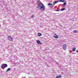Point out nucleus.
Wrapping results in <instances>:
<instances>
[{
    "label": "nucleus",
    "mask_w": 78,
    "mask_h": 78,
    "mask_svg": "<svg viewBox=\"0 0 78 78\" xmlns=\"http://www.w3.org/2000/svg\"><path fill=\"white\" fill-rule=\"evenodd\" d=\"M40 3L38 4V6H37V8H40L41 11H44L45 10V6L42 3V2H40Z\"/></svg>",
    "instance_id": "nucleus-1"
},
{
    "label": "nucleus",
    "mask_w": 78,
    "mask_h": 78,
    "mask_svg": "<svg viewBox=\"0 0 78 78\" xmlns=\"http://www.w3.org/2000/svg\"><path fill=\"white\" fill-rule=\"evenodd\" d=\"M8 67V65L6 64H3L1 66L2 69H5Z\"/></svg>",
    "instance_id": "nucleus-2"
},
{
    "label": "nucleus",
    "mask_w": 78,
    "mask_h": 78,
    "mask_svg": "<svg viewBox=\"0 0 78 78\" xmlns=\"http://www.w3.org/2000/svg\"><path fill=\"white\" fill-rule=\"evenodd\" d=\"M63 48L64 50H66V49L67 48V46L66 45V44H63Z\"/></svg>",
    "instance_id": "nucleus-3"
},
{
    "label": "nucleus",
    "mask_w": 78,
    "mask_h": 78,
    "mask_svg": "<svg viewBox=\"0 0 78 78\" xmlns=\"http://www.w3.org/2000/svg\"><path fill=\"white\" fill-rule=\"evenodd\" d=\"M8 39L9 41H12V38L9 36H8Z\"/></svg>",
    "instance_id": "nucleus-4"
},
{
    "label": "nucleus",
    "mask_w": 78,
    "mask_h": 78,
    "mask_svg": "<svg viewBox=\"0 0 78 78\" xmlns=\"http://www.w3.org/2000/svg\"><path fill=\"white\" fill-rule=\"evenodd\" d=\"M53 36L54 38H55V39H58V35L56 34H55L54 36Z\"/></svg>",
    "instance_id": "nucleus-5"
},
{
    "label": "nucleus",
    "mask_w": 78,
    "mask_h": 78,
    "mask_svg": "<svg viewBox=\"0 0 78 78\" xmlns=\"http://www.w3.org/2000/svg\"><path fill=\"white\" fill-rule=\"evenodd\" d=\"M37 43L38 44H39L40 45H41V44H42V43H41V41L39 40H37Z\"/></svg>",
    "instance_id": "nucleus-6"
},
{
    "label": "nucleus",
    "mask_w": 78,
    "mask_h": 78,
    "mask_svg": "<svg viewBox=\"0 0 78 78\" xmlns=\"http://www.w3.org/2000/svg\"><path fill=\"white\" fill-rule=\"evenodd\" d=\"M58 2H59V1H55V2H53V4L54 5L53 6H53H54L55 5V4L57 3H58Z\"/></svg>",
    "instance_id": "nucleus-7"
},
{
    "label": "nucleus",
    "mask_w": 78,
    "mask_h": 78,
    "mask_svg": "<svg viewBox=\"0 0 78 78\" xmlns=\"http://www.w3.org/2000/svg\"><path fill=\"white\" fill-rule=\"evenodd\" d=\"M66 2H65L63 4L62 6V7H63V8H64L65 7V6H66Z\"/></svg>",
    "instance_id": "nucleus-8"
},
{
    "label": "nucleus",
    "mask_w": 78,
    "mask_h": 78,
    "mask_svg": "<svg viewBox=\"0 0 78 78\" xmlns=\"http://www.w3.org/2000/svg\"><path fill=\"white\" fill-rule=\"evenodd\" d=\"M62 77L61 76V75H59V76H57L56 77V78H61Z\"/></svg>",
    "instance_id": "nucleus-9"
},
{
    "label": "nucleus",
    "mask_w": 78,
    "mask_h": 78,
    "mask_svg": "<svg viewBox=\"0 0 78 78\" xmlns=\"http://www.w3.org/2000/svg\"><path fill=\"white\" fill-rule=\"evenodd\" d=\"M72 50L73 51H75L76 50V48H73Z\"/></svg>",
    "instance_id": "nucleus-10"
},
{
    "label": "nucleus",
    "mask_w": 78,
    "mask_h": 78,
    "mask_svg": "<svg viewBox=\"0 0 78 78\" xmlns=\"http://www.w3.org/2000/svg\"><path fill=\"white\" fill-rule=\"evenodd\" d=\"M38 36H42V34L41 33H38Z\"/></svg>",
    "instance_id": "nucleus-11"
},
{
    "label": "nucleus",
    "mask_w": 78,
    "mask_h": 78,
    "mask_svg": "<svg viewBox=\"0 0 78 78\" xmlns=\"http://www.w3.org/2000/svg\"><path fill=\"white\" fill-rule=\"evenodd\" d=\"M11 70V68H9L6 71H5V72H8L9 71V70Z\"/></svg>",
    "instance_id": "nucleus-12"
},
{
    "label": "nucleus",
    "mask_w": 78,
    "mask_h": 78,
    "mask_svg": "<svg viewBox=\"0 0 78 78\" xmlns=\"http://www.w3.org/2000/svg\"><path fill=\"white\" fill-rule=\"evenodd\" d=\"M66 9L64 8H62V9H61V11H64V10H65Z\"/></svg>",
    "instance_id": "nucleus-13"
},
{
    "label": "nucleus",
    "mask_w": 78,
    "mask_h": 78,
    "mask_svg": "<svg viewBox=\"0 0 78 78\" xmlns=\"http://www.w3.org/2000/svg\"><path fill=\"white\" fill-rule=\"evenodd\" d=\"M48 5L49 6H51V5H52V4H50V3H48Z\"/></svg>",
    "instance_id": "nucleus-14"
},
{
    "label": "nucleus",
    "mask_w": 78,
    "mask_h": 78,
    "mask_svg": "<svg viewBox=\"0 0 78 78\" xmlns=\"http://www.w3.org/2000/svg\"><path fill=\"white\" fill-rule=\"evenodd\" d=\"M78 32V31L77 30H74L73 31V33H77Z\"/></svg>",
    "instance_id": "nucleus-15"
},
{
    "label": "nucleus",
    "mask_w": 78,
    "mask_h": 78,
    "mask_svg": "<svg viewBox=\"0 0 78 78\" xmlns=\"http://www.w3.org/2000/svg\"><path fill=\"white\" fill-rule=\"evenodd\" d=\"M55 11H60V10H59V9L55 10Z\"/></svg>",
    "instance_id": "nucleus-16"
},
{
    "label": "nucleus",
    "mask_w": 78,
    "mask_h": 78,
    "mask_svg": "<svg viewBox=\"0 0 78 78\" xmlns=\"http://www.w3.org/2000/svg\"><path fill=\"white\" fill-rule=\"evenodd\" d=\"M62 2H65V0H62Z\"/></svg>",
    "instance_id": "nucleus-17"
},
{
    "label": "nucleus",
    "mask_w": 78,
    "mask_h": 78,
    "mask_svg": "<svg viewBox=\"0 0 78 78\" xmlns=\"http://www.w3.org/2000/svg\"><path fill=\"white\" fill-rule=\"evenodd\" d=\"M31 17V18H33V17H34V15H32Z\"/></svg>",
    "instance_id": "nucleus-18"
},
{
    "label": "nucleus",
    "mask_w": 78,
    "mask_h": 78,
    "mask_svg": "<svg viewBox=\"0 0 78 78\" xmlns=\"http://www.w3.org/2000/svg\"><path fill=\"white\" fill-rule=\"evenodd\" d=\"M52 15L53 16H55V13H52Z\"/></svg>",
    "instance_id": "nucleus-19"
},
{
    "label": "nucleus",
    "mask_w": 78,
    "mask_h": 78,
    "mask_svg": "<svg viewBox=\"0 0 78 78\" xmlns=\"http://www.w3.org/2000/svg\"><path fill=\"white\" fill-rule=\"evenodd\" d=\"M62 2V0H60L58 1V2Z\"/></svg>",
    "instance_id": "nucleus-20"
},
{
    "label": "nucleus",
    "mask_w": 78,
    "mask_h": 78,
    "mask_svg": "<svg viewBox=\"0 0 78 78\" xmlns=\"http://www.w3.org/2000/svg\"><path fill=\"white\" fill-rule=\"evenodd\" d=\"M0 27H1V26L0 25Z\"/></svg>",
    "instance_id": "nucleus-21"
}]
</instances>
